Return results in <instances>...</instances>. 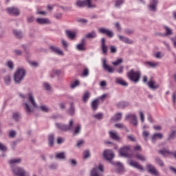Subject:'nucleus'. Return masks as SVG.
Instances as JSON below:
<instances>
[{
	"instance_id": "1",
	"label": "nucleus",
	"mask_w": 176,
	"mask_h": 176,
	"mask_svg": "<svg viewBox=\"0 0 176 176\" xmlns=\"http://www.w3.org/2000/svg\"><path fill=\"white\" fill-rule=\"evenodd\" d=\"M19 96L23 101H25L26 100H28V102H24L22 104L23 109L25 111L26 113H28V115L34 113L35 109L38 108V103L36 102V100H35L34 93L29 92L27 95L20 93Z\"/></svg>"
},
{
	"instance_id": "2",
	"label": "nucleus",
	"mask_w": 176,
	"mask_h": 176,
	"mask_svg": "<svg viewBox=\"0 0 176 176\" xmlns=\"http://www.w3.org/2000/svg\"><path fill=\"white\" fill-rule=\"evenodd\" d=\"M26 74L25 69L23 67L17 68L14 74V80L15 83L20 85V83L24 80Z\"/></svg>"
},
{
	"instance_id": "3",
	"label": "nucleus",
	"mask_w": 176,
	"mask_h": 176,
	"mask_svg": "<svg viewBox=\"0 0 176 176\" xmlns=\"http://www.w3.org/2000/svg\"><path fill=\"white\" fill-rule=\"evenodd\" d=\"M126 76L131 82L138 83L140 82V79H141V72L135 71L132 69L127 73Z\"/></svg>"
},
{
	"instance_id": "4",
	"label": "nucleus",
	"mask_w": 176,
	"mask_h": 176,
	"mask_svg": "<svg viewBox=\"0 0 176 176\" xmlns=\"http://www.w3.org/2000/svg\"><path fill=\"white\" fill-rule=\"evenodd\" d=\"M12 171L14 175L17 176H30V173L25 171L24 168L19 166L13 167Z\"/></svg>"
},
{
	"instance_id": "5",
	"label": "nucleus",
	"mask_w": 176,
	"mask_h": 176,
	"mask_svg": "<svg viewBox=\"0 0 176 176\" xmlns=\"http://www.w3.org/2000/svg\"><path fill=\"white\" fill-rule=\"evenodd\" d=\"M104 171V166L99 164L98 166L94 168L90 173L91 176H104L102 172Z\"/></svg>"
},
{
	"instance_id": "6",
	"label": "nucleus",
	"mask_w": 176,
	"mask_h": 176,
	"mask_svg": "<svg viewBox=\"0 0 176 176\" xmlns=\"http://www.w3.org/2000/svg\"><path fill=\"white\" fill-rule=\"evenodd\" d=\"M125 120H129L130 123L135 127L138 126V120H137V116L134 113H129L125 116Z\"/></svg>"
},
{
	"instance_id": "7",
	"label": "nucleus",
	"mask_w": 176,
	"mask_h": 176,
	"mask_svg": "<svg viewBox=\"0 0 176 176\" xmlns=\"http://www.w3.org/2000/svg\"><path fill=\"white\" fill-rule=\"evenodd\" d=\"M99 34L107 35L109 38H113V32L107 28H100L98 29Z\"/></svg>"
},
{
	"instance_id": "8",
	"label": "nucleus",
	"mask_w": 176,
	"mask_h": 176,
	"mask_svg": "<svg viewBox=\"0 0 176 176\" xmlns=\"http://www.w3.org/2000/svg\"><path fill=\"white\" fill-rule=\"evenodd\" d=\"M6 10L7 13L8 14H11V16H20V13H21L20 9L16 7H9L6 9Z\"/></svg>"
},
{
	"instance_id": "9",
	"label": "nucleus",
	"mask_w": 176,
	"mask_h": 176,
	"mask_svg": "<svg viewBox=\"0 0 176 176\" xmlns=\"http://www.w3.org/2000/svg\"><path fill=\"white\" fill-rule=\"evenodd\" d=\"M102 64L103 69L109 72V74H113V72H115V69H113V67L108 65L106 58L102 59Z\"/></svg>"
},
{
	"instance_id": "10",
	"label": "nucleus",
	"mask_w": 176,
	"mask_h": 176,
	"mask_svg": "<svg viewBox=\"0 0 176 176\" xmlns=\"http://www.w3.org/2000/svg\"><path fill=\"white\" fill-rule=\"evenodd\" d=\"M120 155L122 157H129L130 153V146H124L120 149Z\"/></svg>"
},
{
	"instance_id": "11",
	"label": "nucleus",
	"mask_w": 176,
	"mask_h": 176,
	"mask_svg": "<svg viewBox=\"0 0 176 176\" xmlns=\"http://www.w3.org/2000/svg\"><path fill=\"white\" fill-rule=\"evenodd\" d=\"M157 3H159V1L157 0H150L148 10L155 13V12L157 10Z\"/></svg>"
},
{
	"instance_id": "12",
	"label": "nucleus",
	"mask_w": 176,
	"mask_h": 176,
	"mask_svg": "<svg viewBox=\"0 0 176 176\" xmlns=\"http://www.w3.org/2000/svg\"><path fill=\"white\" fill-rule=\"evenodd\" d=\"M103 157L106 160L111 162V160L115 157V154L111 150H105L103 153Z\"/></svg>"
},
{
	"instance_id": "13",
	"label": "nucleus",
	"mask_w": 176,
	"mask_h": 176,
	"mask_svg": "<svg viewBox=\"0 0 176 176\" xmlns=\"http://www.w3.org/2000/svg\"><path fill=\"white\" fill-rule=\"evenodd\" d=\"M36 21L38 24H41V25H49L52 24L50 19L47 18H37L36 19Z\"/></svg>"
},
{
	"instance_id": "14",
	"label": "nucleus",
	"mask_w": 176,
	"mask_h": 176,
	"mask_svg": "<svg viewBox=\"0 0 176 176\" xmlns=\"http://www.w3.org/2000/svg\"><path fill=\"white\" fill-rule=\"evenodd\" d=\"M100 49L102 50V54H103L104 56H107V54H108V47L105 44V38H102L101 39Z\"/></svg>"
},
{
	"instance_id": "15",
	"label": "nucleus",
	"mask_w": 176,
	"mask_h": 176,
	"mask_svg": "<svg viewBox=\"0 0 176 176\" xmlns=\"http://www.w3.org/2000/svg\"><path fill=\"white\" fill-rule=\"evenodd\" d=\"M145 67H148L149 68H157L160 65V63L157 61H146L144 62Z\"/></svg>"
},
{
	"instance_id": "16",
	"label": "nucleus",
	"mask_w": 176,
	"mask_h": 176,
	"mask_svg": "<svg viewBox=\"0 0 176 176\" xmlns=\"http://www.w3.org/2000/svg\"><path fill=\"white\" fill-rule=\"evenodd\" d=\"M147 168L148 170V172H150L151 174H153V175H155V176L160 175V173H159V171L156 170V168L155 167V166L152 164H148Z\"/></svg>"
},
{
	"instance_id": "17",
	"label": "nucleus",
	"mask_w": 176,
	"mask_h": 176,
	"mask_svg": "<svg viewBox=\"0 0 176 176\" xmlns=\"http://www.w3.org/2000/svg\"><path fill=\"white\" fill-rule=\"evenodd\" d=\"M147 85L148 86V88L151 90H157V89L160 87V85L159 84H156V82L153 80H148V82H147Z\"/></svg>"
},
{
	"instance_id": "18",
	"label": "nucleus",
	"mask_w": 176,
	"mask_h": 176,
	"mask_svg": "<svg viewBox=\"0 0 176 176\" xmlns=\"http://www.w3.org/2000/svg\"><path fill=\"white\" fill-rule=\"evenodd\" d=\"M129 166L131 167H134L135 168H138V170H140V171H144V167L141 166V164H139L138 162L134 161V160H130L129 162Z\"/></svg>"
},
{
	"instance_id": "19",
	"label": "nucleus",
	"mask_w": 176,
	"mask_h": 176,
	"mask_svg": "<svg viewBox=\"0 0 176 176\" xmlns=\"http://www.w3.org/2000/svg\"><path fill=\"white\" fill-rule=\"evenodd\" d=\"M85 45H86V38H82L81 42L76 45L77 50H79L80 52H83L86 50Z\"/></svg>"
},
{
	"instance_id": "20",
	"label": "nucleus",
	"mask_w": 176,
	"mask_h": 176,
	"mask_svg": "<svg viewBox=\"0 0 176 176\" xmlns=\"http://www.w3.org/2000/svg\"><path fill=\"white\" fill-rule=\"evenodd\" d=\"M50 50L55 53L56 54H58V56H64V52L58 47L51 45L50 46Z\"/></svg>"
},
{
	"instance_id": "21",
	"label": "nucleus",
	"mask_w": 176,
	"mask_h": 176,
	"mask_svg": "<svg viewBox=\"0 0 176 176\" xmlns=\"http://www.w3.org/2000/svg\"><path fill=\"white\" fill-rule=\"evenodd\" d=\"M20 163H21V158H14L9 161V164L11 168H13V167H16V164H20Z\"/></svg>"
},
{
	"instance_id": "22",
	"label": "nucleus",
	"mask_w": 176,
	"mask_h": 176,
	"mask_svg": "<svg viewBox=\"0 0 176 176\" xmlns=\"http://www.w3.org/2000/svg\"><path fill=\"white\" fill-rule=\"evenodd\" d=\"M118 36L119 41H120L121 42H124V43H128L129 45H131V43H133V41L130 38L118 34Z\"/></svg>"
},
{
	"instance_id": "23",
	"label": "nucleus",
	"mask_w": 176,
	"mask_h": 176,
	"mask_svg": "<svg viewBox=\"0 0 176 176\" xmlns=\"http://www.w3.org/2000/svg\"><path fill=\"white\" fill-rule=\"evenodd\" d=\"M55 126L58 130H60V131H67V124L61 122L55 123Z\"/></svg>"
},
{
	"instance_id": "24",
	"label": "nucleus",
	"mask_w": 176,
	"mask_h": 176,
	"mask_svg": "<svg viewBox=\"0 0 176 176\" xmlns=\"http://www.w3.org/2000/svg\"><path fill=\"white\" fill-rule=\"evenodd\" d=\"M75 121L74 120H70L69 121V124H66V130L67 131H74V129H75Z\"/></svg>"
},
{
	"instance_id": "25",
	"label": "nucleus",
	"mask_w": 176,
	"mask_h": 176,
	"mask_svg": "<svg viewBox=\"0 0 176 176\" xmlns=\"http://www.w3.org/2000/svg\"><path fill=\"white\" fill-rule=\"evenodd\" d=\"M116 166L117 167L116 168V173L118 174H122V173H124V167H123V165L120 162H117L116 164Z\"/></svg>"
},
{
	"instance_id": "26",
	"label": "nucleus",
	"mask_w": 176,
	"mask_h": 176,
	"mask_svg": "<svg viewBox=\"0 0 176 176\" xmlns=\"http://www.w3.org/2000/svg\"><path fill=\"white\" fill-rule=\"evenodd\" d=\"M159 153L160 155H162V156H173V152L166 148L160 150Z\"/></svg>"
},
{
	"instance_id": "27",
	"label": "nucleus",
	"mask_w": 176,
	"mask_h": 176,
	"mask_svg": "<svg viewBox=\"0 0 176 176\" xmlns=\"http://www.w3.org/2000/svg\"><path fill=\"white\" fill-rule=\"evenodd\" d=\"M162 139H163V134H162L160 133H154L152 135V142H156V141H157V140H162Z\"/></svg>"
},
{
	"instance_id": "28",
	"label": "nucleus",
	"mask_w": 176,
	"mask_h": 176,
	"mask_svg": "<svg viewBox=\"0 0 176 176\" xmlns=\"http://www.w3.org/2000/svg\"><path fill=\"white\" fill-rule=\"evenodd\" d=\"M3 81L6 86H10V85H12V76H10V74H7L4 76Z\"/></svg>"
},
{
	"instance_id": "29",
	"label": "nucleus",
	"mask_w": 176,
	"mask_h": 176,
	"mask_svg": "<svg viewBox=\"0 0 176 176\" xmlns=\"http://www.w3.org/2000/svg\"><path fill=\"white\" fill-rule=\"evenodd\" d=\"M116 107L117 108H118V109H124V108H126V107H129V102H118L116 104Z\"/></svg>"
},
{
	"instance_id": "30",
	"label": "nucleus",
	"mask_w": 176,
	"mask_h": 176,
	"mask_svg": "<svg viewBox=\"0 0 176 176\" xmlns=\"http://www.w3.org/2000/svg\"><path fill=\"white\" fill-rule=\"evenodd\" d=\"M38 109H40V111H41V112H45V113L50 112V108H49V106H47L46 104H41L38 107Z\"/></svg>"
},
{
	"instance_id": "31",
	"label": "nucleus",
	"mask_w": 176,
	"mask_h": 176,
	"mask_svg": "<svg viewBox=\"0 0 176 176\" xmlns=\"http://www.w3.org/2000/svg\"><path fill=\"white\" fill-rule=\"evenodd\" d=\"M98 104H100V100H98V99H95L92 101L91 107L93 111H97L98 109Z\"/></svg>"
},
{
	"instance_id": "32",
	"label": "nucleus",
	"mask_w": 176,
	"mask_h": 176,
	"mask_svg": "<svg viewBox=\"0 0 176 176\" xmlns=\"http://www.w3.org/2000/svg\"><path fill=\"white\" fill-rule=\"evenodd\" d=\"M109 134L110 138H112V140H118L120 138L119 135L118 134V132H116V131H110L109 132Z\"/></svg>"
},
{
	"instance_id": "33",
	"label": "nucleus",
	"mask_w": 176,
	"mask_h": 176,
	"mask_svg": "<svg viewBox=\"0 0 176 176\" xmlns=\"http://www.w3.org/2000/svg\"><path fill=\"white\" fill-rule=\"evenodd\" d=\"M67 114L70 116H74L75 115V106L72 102L70 103V108L67 110Z\"/></svg>"
},
{
	"instance_id": "34",
	"label": "nucleus",
	"mask_w": 176,
	"mask_h": 176,
	"mask_svg": "<svg viewBox=\"0 0 176 176\" xmlns=\"http://www.w3.org/2000/svg\"><path fill=\"white\" fill-rule=\"evenodd\" d=\"M164 28L165 30V33H164L165 36H171L173 35V29L168 26H164Z\"/></svg>"
},
{
	"instance_id": "35",
	"label": "nucleus",
	"mask_w": 176,
	"mask_h": 176,
	"mask_svg": "<svg viewBox=\"0 0 176 176\" xmlns=\"http://www.w3.org/2000/svg\"><path fill=\"white\" fill-rule=\"evenodd\" d=\"M116 83H118V85H121V86H128L129 84H127V82L123 80V78H116Z\"/></svg>"
},
{
	"instance_id": "36",
	"label": "nucleus",
	"mask_w": 176,
	"mask_h": 176,
	"mask_svg": "<svg viewBox=\"0 0 176 176\" xmlns=\"http://www.w3.org/2000/svg\"><path fill=\"white\" fill-rule=\"evenodd\" d=\"M13 32H14V35H15L17 39H21L24 36V34L20 30H14Z\"/></svg>"
},
{
	"instance_id": "37",
	"label": "nucleus",
	"mask_w": 176,
	"mask_h": 176,
	"mask_svg": "<svg viewBox=\"0 0 176 176\" xmlns=\"http://www.w3.org/2000/svg\"><path fill=\"white\" fill-rule=\"evenodd\" d=\"M61 74V71H60L59 69H53L50 74V78H54V76H58V75H60Z\"/></svg>"
},
{
	"instance_id": "38",
	"label": "nucleus",
	"mask_w": 176,
	"mask_h": 176,
	"mask_svg": "<svg viewBox=\"0 0 176 176\" xmlns=\"http://www.w3.org/2000/svg\"><path fill=\"white\" fill-rule=\"evenodd\" d=\"M86 38L87 39H93L94 38H97V33L96 31H92L86 35Z\"/></svg>"
},
{
	"instance_id": "39",
	"label": "nucleus",
	"mask_w": 176,
	"mask_h": 176,
	"mask_svg": "<svg viewBox=\"0 0 176 176\" xmlns=\"http://www.w3.org/2000/svg\"><path fill=\"white\" fill-rule=\"evenodd\" d=\"M123 3H124V0H116L114 6L117 9H120V8H122V5H123Z\"/></svg>"
},
{
	"instance_id": "40",
	"label": "nucleus",
	"mask_w": 176,
	"mask_h": 176,
	"mask_svg": "<svg viewBox=\"0 0 176 176\" xmlns=\"http://www.w3.org/2000/svg\"><path fill=\"white\" fill-rule=\"evenodd\" d=\"M89 98H90V92L85 91L83 94V96H82V101H83V102H87V101H89Z\"/></svg>"
},
{
	"instance_id": "41",
	"label": "nucleus",
	"mask_w": 176,
	"mask_h": 176,
	"mask_svg": "<svg viewBox=\"0 0 176 176\" xmlns=\"http://www.w3.org/2000/svg\"><path fill=\"white\" fill-rule=\"evenodd\" d=\"M122 116H123L122 113H118L112 118V119L114 122H119V120H122Z\"/></svg>"
},
{
	"instance_id": "42",
	"label": "nucleus",
	"mask_w": 176,
	"mask_h": 176,
	"mask_svg": "<svg viewBox=\"0 0 176 176\" xmlns=\"http://www.w3.org/2000/svg\"><path fill=\"white\" fill-rule=\"evenodd\" d=\"M80 130H82V125L78 124L74 130V135H78V134H80Z\"/></svg>"
},
{
	"instance_id": "43",
	"label": "nucleus",
	"mask_w": 176,
	"mask_h": 176,
	"mask_svg": "<svg viewBox=\"0 0 176 176\" xmlns=\"http://www.w3.org/2000/svg\"><path fill=\"white\" fill-rule=\"evenodd\" d=\"M48 144L50 146H53V145H54V135L53 134L49 135Z\"/></svg>"
},
{
	"instance_id": "44",
	"label": "nucleus",
	"mask_w": 176,
	"mask_h": 176,
	"mask_svg": "<svg viewBox=\"0 0 176 176\" xmlns=\"http://www.w3.org/2000/svg\"><path fill=\"white\" fill-rule=\"evenodd\" d=\"M12 118L15 122H19L20 119H21V114L20 113H14L12 115Z\"/></svg>"
},
{
	"instance_id": "45",
	"label": "nucleus",
	"mask_w": 176,
	"mask_h": 176,
	"mask_svg": "<svg viewBox=\"0 0 176 176\" xmlns=\"http://www.w3.org/2000/svg\"><path fill=\"white\" fill-rule=\"evenodd\" d=\"M139 118L142 124L143 123H145V114L142 110L139 111Z\"/></svg>"
},
{
	"instance_id": "46",
	"label": "nucleus",
	"mask_w": 176,
	"mask_h": 176,
	"mask_svg": "<svg viewBox=\"0 0 176 176\" xmlns=\"http://www.w3.org/2000/svg\"><path fill=\"white\" fill-rule=\"evenodd\" d=\"M43 87L47 91H52V85L49 82H44L43 84Z\"/></svg>"
},
{
	"instance_id": "47",
	"label": "nucleus",
	"mask_w": 176,
	"mask_h": 176,
	"mask_svg": "<svg viewBox=\"0 0 176 176\" xmlns=\"http://www.w3.org/2000/svg\"><path fill=\"white\" fill-rule=\"evenodd\" d=\"M66 35L69 39H75V33L71 32V31H66Z\"/></svg>"
},
{
	"instance_id": "48",
	"label": "nucleus",
	"mask_w": 176,
	"mask_h": 176,
	"mask_svg": "<svg viewBox=\"0 0 176 176\" xmlns=\"http://www.w3.org/2000/svg\"><path fill=\"white\" fill-rule=\"evenodd\" d=\"M6 65L9 69H11V71H13L14 69V63L12 60H8L6 63Z\"/></svg>"
},
{
	"instance_id": "49",
	"label": "nucleus",
	"mask_w": 176,
	"mask_h": 176,
	"mask_svg": "<svg viewBox=\"0 0 176 176\" xmlns=\"http://www.w3.org/2000/svg\"><path fill=\"white\" fill-rule=\"evenodd\" d=\"M55 157L56 159H60V160L65 159V153L62 152V153H56L55 155Z\"/></svg>"
},
{
	"instance_id": "50",
	"label": "nucleus",
	"mask_w": 176,
	"mask_h": 176,
	"mask_svg": "<svg viewBox=\"0 0 176 176\" xmlns=\"http://www.w3.org/2000/svg\"><path fill=\"white\" fill-rule=\"evenodd\" d=\"M135 157H136V159H138V160H140V162H146V157H145L142 154H136Z\"/></svg>"
},
{
	"instance_id": "51",
	"label": "nucleus",
	"mask_w": 176,
	"mask_h": 176,
	"mask_svg": "<svg viewBox=\"0 0 176 176\" xmlns=\"http://www.w3.org/2000/svg\"><path fill=\"white\" fill-rule=\"evenodd\" d=\"M92 117H94V119H96L97 120H101V119L104 118V114H102V113H99L94 114Z\"/></svg>"
},
{
	"instance_id": "52",
	"label": "nucleus",
	"mask_w": 176,
	"mask_h": 176,
	"mask_svg": "<svg viewBox=\"0 0 176 176\" xmlns=\"http://www.w3.org/2000/svg\"><path fill=\"white\" fill-rule=\"evenodd\" d=\"M122 63H123V59L118 58L116 61L112 62L111 64L113 65H114L115 67H118V65H120V64H122Z\"/></svg>"
},
{
	"instance_id": "53",
	"label": "nucleus",
	"mask_w": 176,
	"mask_h": 176,
	"mask_svg": "<svg viewBox=\"0 0 176 176\" xmlns=\"http://www.w3.org/2000/svg\"><path fill=\"white\" fill-rule=\"evenodd\" d=\"M29 64L33 68H37V67H39V63H38L35 60L29 61Z\"/></svg>"
},
{
	"instance_id": "54",
	"label": "nucleus",
	"mask_w": 176,
	"mask_h": 176,
	"mask_svg": "<svg viewBox=\"0 0 176 176\" xmlns=\"http://www.w3.org/2000/svg\"><path fill=\"white\" fill-rule=\"evenodd\" d=\"M163 45L165 46L166 50H168V52H171V46H170V43H168V42L164 41H162Z\"/></svg>"
},
{
	"instance_id": "55",
	"label": "nucleus",
	"mask_w": 176,
	"mask_h": 176,
	"mask_svg": "<svg viewBox=\"0 0 176 176\" xmlns=\"http://www.w3.org/2000/svg\"><path fill=\"white\" fill-rule=\"evenodd\" d=\"M79 85H80L79 80H76V81H74L73 82H72L70 87L71 89H75V87H78Z\"/></svg>"
},
{
	"instance_id": "56",
	"label": "nucleus",
	"mask_w": 176,
	"mask_h": 176,
	"mask_svg": "<svg viewBox=\"0 0 176 176\" xmlns=\"http://www.w3.org/2000/svg\"><path fill=\"white\" fill-rule=\"evenodd\" d=\"M142 135L144 138V141H148V138L149 137V131L146 130L143 131Z\"/></svg>"
},
{
	"instance_id": "57",
	"label": "nucleus",
	"mask_w": 176,
	"mask_h": 176,
	"mask_svg": "<svg viewBox=\"0 0 176 176\" xmlns=\"http://www.w3.org/2000/svg\"><path fill=\"white\" fill-rule=\"evenodd\" d=\"M68 163H69V164H70V166L75 167V166H76L78 162H76V160H75V159H69L68 160Z\"/></svg>"
},
{
	"instance_id": "58",
	"label": "nucleus",
	"mask_w": 176,
	"mask_h": 176,
	"mask_svg": "<svg viewBox=\"0 0 176 176\" xmlns=\"http://www.w3.org/2000/svg\"><path fill=\"white\" fill-rule=\"evenodd\" d=\"M0 151H1V152H6V151H8V147H6V146H5V144H3L1 142H0Z\"/></svg>"
},
{
	"instance_id": "59",
	"label": "nucleus",
	"mask_w": 176,
	"mask_h": 176,
	"mask_svg": "<svg viewBox=\"0 0 176 176\" xmlns=\"http://www.w3.org/2000/svg\"><path fill=\"white\" fill-rule=\"evenodd\" d=\"M155 58H162L164 57V54H163L161 52H158L154 54Z\"/></svg>"
},
{
	"instance_id": "60",
	"label": "nucleus",
	"mask_w": 176,
	"mask_h": 176,
	"mask_svg": "<svg viewBox=\"0 0 176 176\" xmlns=\"http://www.w3.org/2000/svg\"><path fill=\"white\" fill-rule=\"evenodd\" d=\"M116 52H118V48H116V47L115 45H111L110 46V53L115 54V53H116Z\"/></svg>"
},
{
	"instance_id": "61",
	"label": "nucleus",
	"mask_w": 176,
	"mask_h": 176,
	"mask_svg": "<svg viewBox=\"0 0 176 176\" xmlns=\"http://www.w3.org/2000/svg\"><path fill=\"white\" fill-rule=\"evenodd\" d=\"M84 144H85V140H78L77 141L76 146L77 148H80L81 146H83Z\"/></svg>"
},
{
	"instance_id": "62",
	"label": "nucleus",
	"mask_w": 176,
	"mask_h": 176,
	"mask_svg": "<svg viewBox=\"0 0 176 176\" xmlns=\"http://www.w3.org/2000/svg\"><path fill=\"white\" fill-rule=\"evenodd\" d=\"M89 69L87 68L84 69L82 72V76H85V78H87V76H89Z\"/></svg>"
},
{
	"instance_id": "63",
	"label": "nucleus",
	"mask_w": 176,
	"mask_h": 176,
	"mask_svg": "<svg viewBox=\"0 0 176 176\" xmlns=\"http://www.w3.org/2000/svg\"><path fill=\"white\" fill-rule=\"evenodd\" d=\"M155 162L156 163L158 164L159 166H160L161 167H163V166H164V162H163L162 161V160H160V158H157L155 159Z\"/></svg>"
},
{
	"instance_id": "64",
	"label": "nucleus",
	"mask_w": 176,
	"mask_h": 176,
	"mask_svg": "<svg viewBox=\"0 0 176 176\" xmlns=\"http://www.w3.org/2000/svg\"><path fill=\"white\" fill-rule=\"evenodd\" d=\"M124 71V66H120L118 69H116V72H118V74H122Z\"/></svg>"
}]
</instances>
